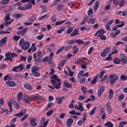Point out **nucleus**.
I'll return each instance as SVG.
<instances>
[{"mask_svg":"<svg viewBox=\"0 0 127 127\" xmlns=\"http://www.w3.org/2000/svg\"><path fill=\"white\" fill-rule=\"evenodd\" d=\"M51 79L52 80H51V82L52 83L53 87H54L55 89H60L61 88V84L62 83L60 82V81H61V80L58 79V76H57V75H54L52 76ZM56 81L59 83H56Z\"/></svg>","mask_w":127,"mask_h":127,"instance_id":"nucleus-1","label":"nucleus"},{"mask_svg":"<svg viewBox=\"0 0 127 127\" xmlns=\"http://www.w3.org/2000/svg\"><path fill=\"white\" fill-rule=\"evenodd\" d=\"M19 46H22L21 48L23 50H27L30 47V43L26 42L24 43V39L22 38L19 42Z\"/></svg>","mask_w":127,"mask_h":127,"instance_id":"nucleus-2","label":"nucleus"},{"mask_svg":"<svg viewBox=\"0 0 127 127\" xmlns=\"http://www.w3.org/2000/svg\"><path fill=\"white\" fill-rule=\"evenodd\" d=\"M5 57H9L10 59V62H12V58H14V57H17V54L15 53H12L10 54V52L7 53L5 54Z\"/></svg>","mask_w":127,"mask_h":127,"instance_id":"nucleus-3","label":"nucleus"},{"mask_svg":"<svg viewBox=\"0 0 127 127\" xmlns=\"http://www.w3.org/2000/svg\"><path fill=\"white\" fill-rule=\"evenodd\" d=\"M105 89L106 87L105 86H102L99 89L97 93V95L99 98H101V96H102L104 92H105Z\"/></svg>","mask_w":127,"mask_h":127,"instance_id":"nucleus-4","label":"nucleus"},{"mask_svg":"<svg viewBox=\"0 0 127 127\" xmlns=\"http://www.w3.org/2000/svg\"><path fill=\"white\" fill-rule=\"evenodd\" d=\"M28 30V28H25L22 30H19L17 32V35H21V36H23L26 32H27Z\"/></svg>","mask_w":127,"mask_h":127,"instance_id":"nucleus-5","label":"nucleus"},{"mask_svg":"<svg viewBox=\"0 0 127 127\" xmlns=\"http://www.w3.org/2000/svg\"><path fill=\"white\" fill-rule=\"evenodd\" d=\"M111 49V48L110 47H107L106 48H105L103 52L101 53V56L102 57H106L107 55H108V53H109V51H110V50Z\"/></svg>","mask_w":127,"mask_h":127,"instance_id":"nucleus-6","label":"nucleus"},{"mask_svg":"<svg viewBox=\"0 0 127 127\" xmlns=\"http://www.w3.org/2000/svg\"><path fill=\"white\" fill-rule=\"evenodd\" d=\"M41 59H42V52L41 51L38 52L37 58L36 59V61L38 63L41 62Z\"/></svg>","mask_w":127,"mask_h":127,"instance_id":"nucleus-7","label":"nucleus"},{"mask_svg":"<svg viewBox=\"0 0 127 127\" xmlns=\"http://www.w3.org/2000/svg\"><path fill=\"white\" fill-rule=\"evenodd\" d=\"M75 109H77L80 112H83L84 111V108H83V103L82 102H78V105H75Z\"/></svg>","mask_w":127,"mask_h":127,"instance_id":"nucleus-8","label":"nucleus"},{"mask_svg":"<svg viewBox=\"0 0 127 127\" xmlns=\"http://www.w3.org/2000/svg\"><path fill=\"white\" fill-rule=\"evenodd\" d=\"M18 68H20V70H23V68H24V67H23V64H21L18 66H14L12 68V71L14 72H17V69H18Z\"/></svg>","mask_w":127,"mask_h":127,"instance_id":"nucleus-9","label":"nucleus"},{"mask_svg":"<svg viewBox=\"0 0 127 127\" xmlns=\"http://www.w3.org/2000/svg\"><path fill=\"white\" fill-rule=\"evenodd\" d=\"M121 61L123 63H124V64H127V55H126V54L121 53Z\"/></svg>","mask_w":127,"mask_h":127,"instance_id":"nucleus-10","label":"nucleus"},{"mask_svg":"<svg viewBox=\"0 0 127 127\" xmlns=\"http://www.w3.org/2000/svg\"><path fill=\"white\" fill-rule=\"evenodd\" d=\"M36 121H37V119L36 118H32L30 121V124L31 127H37V123H36Z\"/></svg>","mask_w":127,"mask_h":127,"instance_id":"nucleus-11","label":"nucleus"},{"mask_svg":"<svg viewBox=\"0 0 127 127\" xmlns=\"http://www.w3.org/2000/svg\"><path fill=\"white\" fill-rule=\"evenodd\" d=\"M6 40H7V37H4L0 41V47H2L5 43H6Z\"/></svg>","mask_w":127,"mask_h":127,"instance_id":"nucleus-12","label":"nucleus"},{"mask_svg":"<svg viewBox=\"0 0 127 127\" xmlns=\"http://www.w3.org/2000/svg\"><path fill=\"white\" fill-rule=\"evenodd\" d=\"M74 122V120L72 118L68 119L66 121V126L67 127H70L72 126V123Z\"/></svg>","mask_w":127,"mask_h":127,"instance_id":"nucleus-13","label":"nucleus"},{"mask_svg":"<svg viewBox=\"0 0 127 127\" xmlns=\"http://www.w3.org/2000/svg\"><path fill=\"white\" fill-rule=\"evenodd\" d=\"M106 109L109 114H112V113H113V109H112V107L109 102H107L106 104Z\"/></svg>","mask_w":127,"mask_h":127,"instance_id":"nucleus-14","label":"nucleus"},{"mask_svg":"<svg viewBox=\"0 0 127 127\" xmlns=\"http://www.w3.org/2000/svg\"><path fill=\"white\" fill-rule=\"evenodd\" d=\"M6 85L8 87H15V83L11 81H7L6 82Z\"/></svg>","mask_w":127,"mask_h":127,"instance_id":"nucleus-15","label":"nucleus"},{"mask_svg":"<svg viewBox=\"0 0 127 127\" xmlns=\"http://www.w3.org/2000/svg\"><path fill=\"white\" fill-rule=\"evenodd\" d=\"M106 32L104 31L103 29H101L97 31L96 33L94 35V36H96V35H103Z\"/></svg>","mask_w":127,"mask_h":127,"instance_id":"nucleus-16","label":"nucleus"},{"mask_svg":"<svg viewBox=\"0 0 127 127\" xmlns=\"http://www.w3.org/2000/svg\"><path fill=\"white\" fill-rule=\"evenodd\" d=\"M119 76H116L114 78H112L110 81V83H111V84H115V83L116 82V81L117 80H119Z\"/></svg>","mask_w":127,"mask_h":127,"instance_id":"nucleus-17","label":"nucleus"},{"mask_svg":"<svg viewBox=\"0 0 127 127\" xmlns=\"http://www.w3.org/2000/svg\"><path fill=\"white\" fill-rule=\"evenodd\" d=\"M76 35H79V30L78 29H75L72 33L70 34V36L71 37H73V36H76Z\"/></svg>","mask_w":127,"mask_h":127,"instance_id":"nucleus-18","label":"nucleus"},{"mask_svg":"<svg viewBox=\"0 0 127 127\" xmlns=\"http://www.w3.org/2000/svg\"><path fill=\"white\" fill-rule=\"evenodd\" d=\"M24 87L28 91H31V90H32V86L28 83L24 84Z\"/></svg>","mask_w":127,"mask_h":127,"instance_id":"nucleus-19","label":"nucleus"},{"mask_svg":"<svg viewBox=\"0 0 127 127\" xmlns=\"http://www.w3.org/2000/svg\"><path fill=\"white\" fill-rule=\"evenodd\" d=\"M100 5V3L99 2V1H96L95 3V5L94 6V11H96L99 8V6Z\"/></svg>","mask_w":127,"mask_h":127,"instance_id":"nucleus-20","label":"nucleus"},{"mask_svg":"<svg viewBox=\"0 0 127 127\" xmlns=\"http://www.w3.org/2000/svg\"><path fill=\"white\" fill-rule=\"evenodd\" d=\"M64 86L66 88H72V85H70L67 80L64 81Z\"/></svg>","mask_w":127,"mask_h":127,"instance_id":"nucleus-21","label":"nucleus"},{"mask_svg":"<svg viewBox=\"0 0 127 127\" xmlns=\"http://www.w3.org/2000/svg\"><path fill=\"white\" fill-rule=\"evenodd\" d=\"M33 99H34V100H36V101H42V102H43L44 101V99L42 97H40L37 96H33Z\"/></svg>","mask_w":127,"mask_h":127,"instance_id":"nucleus-22","label":"nucleus"},{"mask_svg":"<svg viewBox=\"0 0 127 127\" xmlns=\"http://www.w3.org/2000/svg\"><path fill=\"white\" fill-rule=\"evenodd\" d=\"M69 113L70 115H76L77 116H80L81 115V113H78L74 110H72V111H69Z\"/></svg>","mask_w":127,"mask_h":127,"instance_id":"nucleus-23","label":"nucleus"},{"mask_svg":"<svg viewBox=\"0 0 127 127\" xmlns=\"http://www.w3.org/2000/svg\"><path fill=\"white\" fill-rule=\"evenodd\" d=\"M99 76V74L96 75L93 79V80L91 81V85H95V83H97V81L98 80V76Z\"/></svg>","mask_w":127,"mask_h":127,"instance_id":"nucleus-24","label":"nucleus"},{"mask_svg":"<svg viewBox=\"0 0 127 127\" xmlns=\"http://www.w3.org/2000/svg\"><path fill=\"white\" fill-rule=\"evenodd\" d=\"M104 127H114V124H113V123H112L111 122H108L107 123H105Z\"/></svg>","mask_w":127,"mask_h":127,"instance_id":"nucleus-25","label":"nucleus"},{"mask_svg":"<svg viewBox=\"0 0 127 127\" xmlns=\"http://www.w3.org/2000/svg\"><path fill=\"white\" fill-rule=\"evenodd\" d=\"M114 97V91L112 89L109 90V100H112Z\"/></svg>","mask_w":127,"mask_h":127,"instance_id":"nucleus-26","label":"nucleus"},{"mask_svg":"<svg viewBox=\"0 0 127 127\" xmlns=\"http://www.w3.org/2000/svg\"><path fill=\"white\" fill-rule=\"evenodd\" d=\"M113 62L115 64H120V63H121V60L118 58H115L114 59Z\"/></svg>","mask_w":127,"mask_h":127,"instance_id":"nucleus-27","label":"nucleus"},{"mask_svg":"<svg viewBox=\"0 0 127 127\" xmlns=\"http://www.w3.org/2000/svg\"><path fill=\"white\" fill-rule=\"evenodd\" d=\"M84 73H85V71L80 70L77 74V78H81V77H83Z\"/></svg>","mask_w":127,"mask_h":127,"instance_id":"nucleus-28","label":"nucleus"},{"mask_svg":"<svg viewBox=\"0 0 127 127\" xmlns=\"http://www.w3.org/2000/svg\"><path fill=\"white\" fill-rule=\"evenodd\" d=\"M81 90L82 92L85 94L88 93V89H87V88H86V87L85 86H82L81 88Z\"/></svg>","mask_w":127,"mask_h":127,"instance_id":"nucleus-29","label":"nucleus"},{"mask_svg":"<svg viewBox=\"0 0 127 127\" xmlns=\"http://www.w3.org/2000/svg\"><path fill=\"white\" fill-rule=\"evenodd\" d=\"M32 76H34V77H40V73L37 71L32 72Z\"/></svg>","mask_w":127,"mask_h":127,"instance_id":"nucleus-30","label":"nucleus"},{"mask_svg":"<svg viewBox=\"0 0 127 127\" xmlns=\"http://www.w3.org/2000/svg\"><path fill=\"white\" fill-rule=\"evenodd\" d=\"M52 106H53V102H49L47 106L46 107L45 109L46 110V111H47L50 108H51Z\"/></svg>","mask_w":127,"mask_h":127,"instance_id":"nucleus-31","label":"nucleus"},{"mask_svg":"<svg viewBox=\"0 0 127 127\" xmlns=\"http://www.w3.org/2000/svg\"><path fill=\"white\" fill-rule=\"evenodd\" d=\"M10 1L9 0H3L0 1V4H7Z\"/></svg>","mask_w":127,"mask_h":127,"instance_id":"nucleus-32","label":"nucleus"},{"mask_svg":"<svg viewBox=\"0 0 127 127\" xmlns=\"http://www.w3.org/2000/svg\"><path fill=\"white\" fill-rule=\"evenodd\" d=\"M13 104L15 105V107L16 109V110H19V109H20V105H19V104H17V102L16 101H14L13 102Z\"/></svg>","mask_w":127,"mask_h":127,"instance_id":"nucleus-33","label":"nucleus"},{"mask_svg":"<svg viewBox=\"0 0 127 127\" xmlns=\"http://www.w3.org/2000/svg\"><path fill=\"white\" fill-rule=\"evenodd\" d=\"M38 71H39V68L37 66L33 67L31 69L32 73L33 72H37Z\"/></svg>","mask_w":127,"mask_h":127,"instance_id":"nucleus-34","label":"nucleus"},{"mask_svg":"<svg viewBox=\"0 0 127 127\" xmlns=\"http://www.w3.org/2000/svg\"><path fill=\"white\" fill-rule=\"evenodd\" d=\"M96 110H97V107H94L92 110L90 112V116H93L95 114V112H96Z\"/></svg>","mask_w":127,"mask_h":127,"instance_id":"nucleus-35","label":"nucleus"},{"mask_svg":"<svg viewBox=\"0 0 127 127\" xmlns=\"http://www.w3.org/2000/svg\"><path fill=\"white\" fill-rule=\"evenodd\" d=\"M13 17H15V18H19L20 17H21V16H22V14H18V13H16V14H14L13 15Z\"/></svg>","mask_w":127,"mask_h":127,"instance_id":"nucleus-36","label":"nucleus"},{"mask_svg":"<svg viewBox=\"0 0 127 127\" xmlns=\"http://www.w3.org/2000/svg\"><path fill=\"white\" fill-rule=\"evenodd\" d=\"M23 100H24V101H25L24 103H27V104L30 103L29 99H28V96H27V95L24 96V99Z\"/></svg>","mask_w":127,"mask_h":127,"instance_id":"nucleus-37","label":"nucleus"},{"mask_svg":"<svg viewBox=\"0 0 127 127\" xmlns=\"http://www.w3.org/2000/svg\"><path fill=\"white\" fill-rule=\"evenodd\" d=\"M24 115L23 112L21 111L20 113H17V114H15V117H18V118H21V117H22Z\"/></svg>","mask_w":127,"mask_h":127,"instance_id":"nucleus-38","label":"nucleus"},{"mask_svg":"<svg viewBox=\"0 0 127 127\" xmlns=\"http://www.w3.org/2000/svg\"><path fill=\"white\" fill-rule=\"evenodd\" d=\"M75 43L77 44H83L84 41L81 39H75Z\"/></svg>","mask_w":127,"mask_h":127,"instance_id":"nucleus-39","label":"nucleus"},{"mask_svg":"<svg viewBox=\"0 0 127 127\" xmlns=\"http://www.w3.org/2000/svg\"><path fill=\"white\" fill-rule=\"evenodd\" d=\"M73 27H69L66 31V34H70V33H72L73 32Z\"/></svg>","mask_w":127,"mask_h":127,"instance_id":"nucleus-40","label":"nucleus"},{"mask_svg":"<svg viewBox=\"0 0 127 127\" xmlns=\"http://www.w3.org/2000/svg\"><path fill=\"white\" fill-rule=\"evenodd\" d=\"M73 54H77V53L79 51V49L77 47V46H75L73 47Z\"/></svg>","mask_w":127,"mask_h":127,"instance_id":"nucleus-41","label":"nucleus"},{"mask_svg":"<svg viewBox=\"0 0 127 127\" xmlns=\"http://www.w3.org/2000/svg\"><path fill=\"white\" fill-rule=\"evenodd\" d=\"M53 113H54V111L50 110L47 112V117H50V116H52L53 115Z\"/></svg>","mask_w":127,"mask_h":127,"instance_id":"nucleus-42","label":"nucleus"},{"mask_svg":"<svg viewBox=\"0 0 127 127\" xmlns=\"http://www.w3.org/2000/svg\"><path fill=\"white\" fill-rule=\"evenodd\" d=\"M97 36L99 37L101 40H107V38H106V36L103 35H98Z\"/></svg>","mask_w":127,"mask_h":127,"instance_id":"nucleus-43","label":"nucleus"},{"mask_svg":"<svg viewBox=\"0 0 127 127\" xmlns=\"http://www.w3.org/2000/svg\"><path fill=\"white\" fill-rule=\"evenodd\" d=\"M89 17H85L82 20V21L81 22L80 24L81 25H83V24H85L86 23V21L88 20V19Z\"/></svg>","mask_w":127,"mask_h":127,"instance_id":"nucleus-44","label":"nucleus"},{"mask_svg":"<svg viewBox=\"0 0 127 127\" xmlns=\"http://www.w3.org/2000/svg\"><path fill=\"white\" fill-rule=\"evenodd\" d=\"M74 103H75V100H73L71 101V103L69 105V107L70 109L74 108Z\"/></svg>","mask_w":127,"mask_h":127,"instance_id":"nucleus-45","label":"nucleus"},{"mask_svg":"<svg viewBox=\"0 0 127 127\" xmlns=\"http://www.w3.org/2000/svg\"><path fill=\"white\" fill-rule=\"evenodd\" d=\"M120 1L119 6L122 7L126 3V1H125V0H120Z\"/></svg>","mask_w":127,"mask_h":127,"instance_id":"nucleus-46","label":"nucleus"},{"mask_svg":"<svg viewBox=\"0 0 127 127\" xmlns=\"http://www.w3.org/2000/svg\"><path fill=\"white\" fill-rule=\"evenodd\" d=\"M8 105L10 109V112L11 113V112H12V104L11 103V102H8Z\"/></svg>","mask_w":127,"mask_h":127,"instance_id":"nucleus-47","label":"nucleus"},{"mask_svg":"<svg viewBox=\"0 0 127 127\" xmlns=\"http://www.w3.org/2000/svg\"><path fill=\"white\" fill-rule=\"evenodd\" d=\"M22 97V93L19 92L17 94V100L18 101H20L21 97Z\"/></svg>","mask_w":127,"mask_h":127,"instance_id":"nucleus-48","label":"nucleus"},{"mask_svg":"<svg viewBox=\"0 0 127 127\" xmlns=\"http://www.w3.org/2000/svg\"><path fill=\"white\" fill-rule=\"evenodd\" d=\"M104 75H105V70H102L100 71L99 79H102V78H103V77L104 76Z\"/></svg>","mask_w":127,"mask_h":127,"instance_id":"nucleus-49","label":"nucleus"},{"mask_svg":"<svg viewBox=\"0 0 127 127\" xmlns=\"http://www.w3.org/2000/svg\"><path fill=\"white\" fill-rule=\"evenodd\" d=\"M66 62H67V59H65L64 61H63L60 64L61 67H63L64 66V65H65Z\"/></svg>","mask_w":127,"mask_h":127,"instance_id":"nucleus-50","label":"nucleus"},{"mask_svg":"<svg viewBox=\"0 0 127 127\" xmlns=\"http://www.w3.org/2000/svg\"><path fill=\"white\" fill-rule=\"evenodd\" d=\"M32 7V4H31V3H29L28 4L26 5V7L25 8H26V9H30V8Z\"/></svg>","mask_w":127,"mask_h":127,"instance_id":"nucleus-51","label":"nucleus"},{"mask_svg":"<svg viewBox=\"0 0 127 127\" xmlns=\"http://www.w3.org/2000/svg\"><path fill=\"white\" fill-rule=\"evenodd\" d=\"M93 12H94V11H93V9L90 8L87 12L88 16H90V15H92V14H93Z\"/></svg>","mask_w":127,"mask_h":127,"instance_id":"nucleus-52","label":"nucleus"},{"mask_svg":"<svg viewBox=\"0 0 127 127\" xmlns=\"http://www.w3.org/2000/svg\"><path fill=\"white\" fill-rule=\"evenodd\" d=\"M14 77H15V78H23V76L22 74H20L19 73H16L14 75Z\"/></svg>","mask_w":127,"mask_h":127,"instance_id":"nucleus-53","label":"nucleus"},{"mask_svg":"<svg viewBox=\"0 0 127 127\" xmlns=\"http://www.w3.org/2000/svg\"><path fill=\"white\" fill-rule=\"evenodd\" d=\"M11 21H9V22H6V23L4 24L5 26H8L9 25V24H11L12 22H13V20L11 19Z\"/></svg>","mask_w":127,"mask_h":127,"instance_id":"nucleus-54","label":"nucleus"},{"mask_svg":"<svg viewBox=\"0 0 127 127\" xmlns=\"http://www.w3.org/2000/svg\"><path fill=\"white\" fill-rule=\"evenodd\" d=\"M43 37H44V34L40 35L37 37V39L38 40H41Z\"/></svg>","mask_w":127,"mask_h":127,"instance_id":"nucleus-55","label":"nucleus"},{"mask_svg":"<svg viewBox=\"0 0 127 127\" xmlns=\"http://www.w3.org/2000/svg\"><path fill=\"white\" fill-rule=\"evenodd\" d=\"M94 50V47H91L88 50V54L90 55V54H92V52Z\"/></svg>","mask_w":127,"mask_h":127,"instance_id":"nucleus-56","label":"nucleus"},{"mask_svg":"<svg viewBox=\"0 0 127 127\" xmlns=\"http://www.w3.org/2000/svg\"><path fill=\"white\" fill-rule=\"evenodd\" d=\"M30 21H35L36 20V17L34 16H31L29 18Z\"/></svg>","mask_w":127,"mask_h":127,"instance_id":"nucleus-57","label":"nucleus"},{"mask_svg":"<svg viewBox=\"0 0 127 127\" xmlns=\"http://www.w3.org/2000/svg\"><path fill=\"white\" fill-rule=\"evenodd\" d=\"M13 39H14V40H15V41H18V40L20 39V36H14Z\"/></svg>","mask_w":127,"mask_h":127,"instance_id":"nucleus-58","label":"nucleus"},{"mask_svg":"<svg viewBox=\"0 0 127 127\" xmlns=\"http://www.w3.org/2000/svg\"><path fill=\"white\" fill-rule=\"evenodd\" d=\"M89 21L92 23V24H94L96 22V19L94 18H91L89 19Z\"/></svg>","mask_w":127,"mask_h":127,"instance_id":"nucleus-59","label":"nucleus"},{"mask_svg":"<svg viewBox=\"0 0 127 127\" xmlns=\"http://www.w3.org/2000/svg\"><path fill=\"white\" fill-rule=\"evenodd\" d=\"M60 30H57V33H62V32H63V31L65 30V29H64V28L60 27Z\"/></svg>","mask_w":127,"mask_h":127,"instance_id":"nucleus-60","label":"nucleus"},{"mask_svg":"<svg viewBox=\"0 0 127 127\" xmlns=\"http://www.w3.org/2000/svg\"><path fill=\"white\" fill-rule=\"evenodd\" d=\"M121 25H117V27H123L125 25V21H122L121 22Z\"/></svg>","mask_w":127,"mask_h":127,"instance_id":"nucleus-61","label":"nucleus"},{"mask_svg":"<svg viewBox=\"0 0 127 127\" xmlns=\"http://www.w3.org/2000/svg\"><path fill=\"white\" fill-rule=\"evenodd\" d=\"M71 48H72V45L66 46L65 48V51H69Z\"/></svg>","mask_w":127,"mask_h":127,"instance_id":"nucleus-62","label":"nucleus"},{"mask_svg":"<svg viewBox=\"0 0 127 127\" xmlns=\"http://www.w3.org/2000/svg\"><path fill=\"white\" fill-rule=\"evenodd\" d=\"M62 8H63V6L62 5H59L58 6H57V8H56V10H61V9H62Z\"/></svg>","mask_w":127,"mask_h":127,"instance_id":"nucleus-63","label":"nucleus"},{"mask_svg":"<svg viewBox=\"0 0 127 127\" xmlns=\"http://www.w3.org/2000/svg\"><path fill=\"white\" fill-rule=\"evenodd\" d=\"M18 10H26V8L22 6L18 7Z\"/></svg>","mask_w":127,"mask_h":127,"instance_id":"nucleus-64","label":"nucleus"}]
</instances>
